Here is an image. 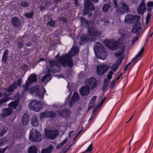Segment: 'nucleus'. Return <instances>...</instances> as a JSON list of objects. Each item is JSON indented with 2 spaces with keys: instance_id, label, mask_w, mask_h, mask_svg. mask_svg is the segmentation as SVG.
Returning a JSON list of instances; mask_svg holds the SVG:
<instances>
[{
  "instance_id": "f257e3e1",
  "label": "nucleus",
  "mask_w": 153,
  "mask_h": 153,
  "mask_svg": "<svg viewBox=\"0 0 153 153\" xmlns=\"http://www.w3.org/2000/svg\"><path fill=\"white\" fill-rule=\"evenodd\" d=\"M120 33L123 36L117 41L111 39H106L103 41V44L110 50H118V52L115 54V56L118 57L116 64H114L111 67V69L115 71L119 66V65L121 63L124 57V51L125 46L124 45L125 42L126 38L124 36L125 33L124 30L120 29L119 30Z\"/></svg>"
},
{
  "instance_id": "f03ea898",
  "label": "nucleus",
  "mask_w": 153,
  "mask_h": 153,
  "mask_svg": "<svg viewBox=\"0 0 153 153\" xmlns=\"http://www.w3.org/2000/svg\"><path fill=\"white\" fill-rule=\"evenodd\" d=\"M79 51V48L77 47H75L74 45L71 50L68 54H65L64 56L61 58H58V54L56 56L59 62L61 63L63 66H66L67 64L68 66L72 67L73 64L71 61V58L74 55L77 54Z\"/></svg>"
},
{
  "instance_id": "7ed1b4c3",
  "label": "nucleus",
  "mask_w": 153,
  "mask_h": 153,
  "mask_svg": "<svg viewBox=\"0 0 153 153\" xmlns=\"http://www.w3.org/2000/svg\"><path fill=\"white\" fill-rule=\"evenodd\" d=\"M36 78L35 74H31L29 76L25 84L22 86L23 93L22 94V96H23L25 94L27 93L28 92L32 94L38 91L39 89L38 86H36L33 88H30V87L32 85V83L34 82H36Z\"/></svg>"
},
{
  "instance_id": "20e7f679",
  "label": "nucleus",
  "mask_w": 153,
  "mask_h": 153,
  "mask_svg": "<svg viewBox=\"0 0 153 153\" xmlns=\"http://www.w3.org/2000/svg\"><path fill=\"white\" fill-rule=\"evenodd\" d=\"M22 82V79H19L16 82H15L12 85L10 86L7 89L5 90V93H0V97L3 98V99L0 100V105L6 102L9 100L7 97L13 93L14 90L20 86Z\"/></svg>"
},
{
  "instance_id": "39448f33",
  "label": "nucleus",
  "mask_w": 153,
  "mask_h": 153,
  "mask_svg": "<svg viewBox=\"0 0 153 153\" xmlns=\"http://www.w3.org/2000/svg\"><path fill=\"white\" fill-rule=\"evenodd\" d=\"M47 67L46 69L44 70V76L42 77L41 81L44 82L45 79L52 75V73L57 72L55 68H59L58 63L57 61L54 60H50L48 62H46Z\"/></svg>"
},
{
  "instance_id": "423d86ee",
  "label": "nucleus",
  "mask_w": 153,
  "mask_h": 153,
  "mask_svg": "<svg viewBox=\"0 0 153 153\" xmlns=\"http://www.w3.org/2000/svg\"><path fill=\"white\" fill-rule=\"evenodd\" d=\"M94 50L96 56L99 58L104 60L107 58V52L103 46L100 43H97Z\"/></svg>"
},
{
  "instance_id": "0eeeda50",
  "label": "nucleus",
  "mask_w": 153,
  "mask_h": 153,
  "mask_svg": "<svg viewBox=\"0 0 153 153\" xmlns=\"http://www.w3.org/2000/svg\"><path fill=\"white\" fill-rule=\"evenodd\" d=\"M81 24L83 26L86 28H88V34L91 36H99L101 35V33L98 32L93 28H90V25L88 21L84 18H81L80 19Z\"/></svg>"
},
{
  "instance_id": "6e6552de",
  "label": "nucleus",
  "mask_w": 153,
  "mask_h": 153,
  "mask_svg": "<svg viewBox=\"0 0 153 153\" xmlns=\"http://www.w3.org/2000/svg\"><path fill=\"white\" fill-rule=\"evenodd\" d=\"M43 105V104H41V102L38 103L36 100H33L29 104V107L30 109L35 111H39L42 109Z\"/></svg>"
},
{
  "instance_id": "1a4fd4ad",
  "label": "nucleus",
  "mask_w": 153,
  "mask_h": 153,
  "mask_svg": "<svg viewBox=\"0 0 153 153\" xmlns=\"http://www.w3.org/2000/svg\"><path fill=\"white\" fill-rule=\"evenodd\" d=\"M29 138L30 140L33 141H40L42 139L40 134L36 129L31 130Z\"/></svg>"
},
{
  "instance_id": "9d476101",
  "label": "nucleus",
  "mask_w": 153,
  "mask_h": 153,
  "mask_svg": "<svg viewBox=\"0 0 153 153\" xmlns=\"http://www.w3.org/2000/svg\"><path fill=\"white\" fill-rule=\"evenodd\" d=\"M85 85L90 88L91 90H93L97 85L96 79L93 77L89 78L85 81Z\"/></svg>"
},
{
  "instance_id": "9b49d317",
  "label": "nucleus",
  "mask_w": 153,
  "mask_h": 153,
  "mask_svg": "<svg viewBox=\"0 0 153 153\" xmlns=\"http://www.w3.org/2000/svg\"><path fill=\"white\" fill-rule=\"evenodd\" d=\"M94 2H97L98 0H91ZM94 9L93 4L89 0H86L85 4V8L83 10V13L84 15L86 14L88 10H91Z\"/></svg>"
},
{
  "instance_id": "f8f14e48",
  "label": "nucleus",
  "mask_w": 153,
  "mask_h": 153,
  "mask_svg": "<svg viewBox=\"0 0 153 153\" xmlns=\"http://www.w3.org/2000/svg\"><path fill=\"white\" fill-rule=\"evenodd\" d=\"M69 94L68 97V98L67 99V101L65 103L64 105L62 106V107H63L64 106H66L68 105L70 107H71L72 105V104H73L75 102L78 100L79 99V97L78 94L76 92H74L72 97L71 99V101L69 102L68 99L70 97Z\"/></svg>"
},
{
  "instance_id": "ddd939ff",
  "label": "nucleus",
  "mask_w": 153,
  "mask_h": 153,
  "mask_svg": "<svg viewBox=\"0 0 153 153\" xmlns=\"http://www.w3.org/2000/svg\"><path fill=\"white\" fill-rule=\"evenodd\" d=\"M108 68V66L105 65H100L96 67L97 74L100 75H103Z\"/></svg>"
},
{
  "instance_id": "4468645a",
  "label": "nucleus",
  "mask_w": 153,
  "mask_h": 153,
  "mask_svg": "<svg viewBox=\"0 0 153 153\" xmlns=\"http://www.w3.org/2000/svg\"><path fill=\"white\" fill-rule=\"evenodd\" d=\"M140 17L138 16H134L131 15H128L125 18V22L127 23H131L133 22H137Z\"/></svg>"
},
{
  "instance_id": "2eb2a0df",
  "label": "nucleus",
  "mask_w": 153,
  "mask_h": 153,
  "mask_svg": "<svg viewBox=\"0 0 153 153\" xmlns=\"http://www.w3.org/2000/svg\"><path fill=\"white\" fill-rule=\"evenodd\" d=\"M45 134L47 137L51 139H53L55 138L58 135L59 132L56 130L53 131H45Z\"/></svg>"
},
{
  "instance_id": "dca6fc26",
  "label": "nucleus",
  "mask_w": 153,
  "mask_h": 153,
  "mask_svg": "<svg viewBox=\"0 0 153 153\" xmlns=\"http://www.w3.org/2000/svg\"><path fill=\"white\" fill-rule=\"evenodd\" d=\"M90 90V88L85 85L80 88L79 92L82 96H86L89 94Z\"/></svg>"
},
{
  "instance_id": "f3484780",
  "label": "nucleus",
  "mask_w": 153,
  "mask_h": 153,
  "mask_svg": "<svg viewBox=\"0 0 153 153\" xmlns=\"http://www.w3.org/2000/svg\"><path fill=\"white\" fill-rule=\"evenodd\" d=\"M19 98L20 97L19 96V94H17L14 98H13V99L16 100L12 102L9 103L8 104L9 106L10 107L13 108H16L18 104Z\"/></svg>"
},
{
  "instance_id": "a211bd4d",
  "label": "nucleus",
  "mask_w": 153,
  "mask_h": 153,
  "mask_svg": "<svg viewBox=\"0 0 153 153\" xmlns=\"http://www.w3.org/2000/svg\"><path fill=\"white\" fill-rule=\"evenodd\" d=\"M146 7L145 4V1L143 0L140 3L137 9V12L139 14L143 15L146 10Z\"/></svg>"
},
{
  "instance_id": "6ab92c4d",
  "label": "nucleus",
  "mask_w": 153,
  "mask_h": 153,
  "mask_svg": "<svg viewBox=\"0 0 153 153\" xmlns=\"http://www.w3.org/2000/svg\"><path fill=\"white\" fill-rule=\"evenodd\" d=\"M56 116V114L52 111L46 112L42 113L40 114V119H42L44 118L49 117L51 118H54Z\"/></svg>"
},
{
  "instance_id": "aec40b11",
  "label": "nucleus",
  "mask_w": 153,
  "mask_h": 153,
  "mask_svg": "<svg viewBox=\"0 0 153 153\" xmlns=\"http://www.w3.org/2000/svg\"><path fill=\"white\" fill-rule=\"evenodd\" d=\"M120 8L119 10L116 9V10L122 13H125L128 11V6L123 1L119 4Z\"/></svg>"
},
{
  "instance_id": "412c9836",
  "label": "nucleus",
  "mask_w": 153,
  "mask_h": 153,
  "mask_svg": "<svg viewBox=\"0 0 153 153\" xmlns=\"http://www.w3.org/2000/svg\"><path fill=\"white\" fill-rule=\"evenodd\" d=\"M140 24L138 21L133 26L132 32L138 34L141 30Z\"/></svg>"
},
{
  "instance_id": "4be33fe9",
  "label": "nucleus",
  "mask_w": 153,
  "mask_h": 153,
  "mask_svg": "<svg viewBox=\"0 0 153 153\" xmlns=\"http://www.w3.org/2000/svg\"><path fill=\"white\" fill-rule=\"evenodd\" d=\"M12 112V109L10 108L4 109L2 111L1 115L4 117L10 114Z\"/></svg>"
},
{
  "instance_id": "5701e85b",
  "label": "nucleus",
  "mask_w": 153,
  "mask_h": 153,
  "mask_svg": "<svg viewBox=\"0 0 153 153\" xmlns=\"http://www.w3.org/2000/svg\"><path fill=\"white\" fill-rule=\"evenodd\" d=\"M11 22L12 24L15 27H19L20 25V21L18 18L14 17L12 18Z\"/></svg>"
},
{
  "instance_id": "b1692460",
  "label": "nucleus",
  "mask_w": 153,
  "mask_h": 153,
  "mask_svg": "<svg viewBox=\"0 0 153 153\" xmlns=\"http://www.w3.org/2000/svg\"><path fill=\"white\" fill-rule=\"evenodd\" d=\"M31 124L32 126L35 127H36L38 126L39 122L36 116H33V117L31 120Z\"/></svg>"
},
{
  "instance_id": "393cba45",
  "label": "nucleus",
  "mask_w": 153,
  "mask_h": 153,
  "mask_svg": "<svg viewBox=\"0 0 153 153\" xmlns=\"http://www.w3.org/2000/svg\"><path fill=\"white\" fill-rule=\"evenodd\" d=\"M46 92L45 90L43 88L42 91H38L37 93H36V96H38L40 100L42 99L44 97V93Z\"/></svg>"
},
{
  "instance_id": "a878e982",
  "label": "nucleus",
  "mask_w": 153,
  "mask_h": 153,
  "mask_svg": "<svg viewBox=\"0 0 153 153\" xmlns=\"http://www.w3.org/2000/svg\"><path fill=\"white\" fill-rule=\"evenodd\" d=\"M58 114L60 116H62V117H66V115H65V114L66 115V116H68V115L70 114L71 112L70 110H65V111H62V112H59V111L57 112Z\"/></svg>"
},
{
  "instance_id": "bb28decb",
  "label": "nucleus",
  "mask_w": 153,
  "mask_h": 153,
  "mask_svg": "<svg viewBox=\"0 0 153 153\" xmlns=\"http://www.w3.org/2000/svg\"><path fill=\"white\" fill-rule=\"evenodd\" d=\"M97 97L96 96H94L91 99L90 102L89 104V106L88 108L89 109H91L92 107L94 105L95 102L96 100Z\"/></svg>"
},
{
  "instance_id": "cd10ccee",
  "label": "nucleus",
  "mask_w": 153,
  "mask_h": 153,
  "mask_svg": "<svg viewBox=\"0 0 153 153\" xmlns=\"http://www.w3.org/2000/svg\"><path fill=\"white\" fill-rule=\"evenodd\" d=\"M29 119V117L27 115L25 114L24 115L22 120V123L23 125H26L27 124Z\"/></svg>"
},
{
  "instance_id": "c85d7f7f",
  "label": "nucleus",
  "mask_w": 153,
  "mask_h": 153,
  "mask_svg": "<svg viewBox=\"0 0 153 153\" xmlns=\"http://www.w3.org/2000/svg\"><path fill=\"white\" fill-rule=\"evenodd\" d=\"M8 50H6L4 53L2 57V61L3 62L5 63L7 61V58L8 57Z\"/></svg>"
},
{
  "instance_id": "c756f323",
  "label": "nucleus",
  "mask_w": 153,
  "mask_h": 153,
  "mask_svg": "<svg viewBox=\"0 0 153 153\" xmlns=\"http://www.w3.org/2000/svg\"><path fill=\"white\" fill-rule=\"evenodd\" d=\"M68 140L67 138H65L64 140L60 143L58 144L56 146V148L57 149H59L61 148L62 146L67 142Z\"/></svg>"
},
{
  "instance_id": "7c9ffc66",
  "label": "nucleus",
  "mask_w": 153,
  "mask_h": 153,
  "mask_svg": "<svg viewBox=\"0 0 153 153\" xmlns=\"http://www.w3.org/2000/svg\"><path fill=\"white\" fill-rule=\"evenodd\" d=\"M29 153H37V149L35 146H32L28 150Z\"/></svg>"
},
{
  "instance_id": "2f4dec72",
  "label": "nucleus",
  "mask_w": 153,
  "mask_h": 153,
  "mask_svg": "<svg viewBox=\"0 0 153 153\" xmlns=\"http://www.w3.org/2000/svg\"><path fill=\"white\" fill-rule=\"evenodd\" d=\"M89 40V39L86 36H83L80 38V44L82 45L83 44Z\"/></svg>"
},
{
  "instance_id": "473e14b6",
  "label": "nucleus",
  "mask_w": 153,
  "mask_h": 153,
  "mask_svg": "<svg viewBox=\"0 0 153 153\" xmlns=\"http://www.w3.org/2000/svg\"><path fill=\"white\" fill-rule=\"evenodd\" d=\"M92 143L90 144L89 146L88 147L86 150L85 151L83 152L82 153H90L92 150Z\"/></svg>"
},
{
  "instance_id": "72a5a7b5",
  "label": "nucleus",
  "mask_w": 153,
  "mask_h": 153,
  "mask_svg": "<svg viewBox=\"0 0 153 153\" xmlns=\"http://www.w3.org/2000/svg\"><path fill=\"white\" fill-rule=\"evenodd\" d=\"M147 5L149 7L148 9V11L151 12L152 10V8H150V7H152L153 6V2L150 1L147 4Z\"/></svg>"
},
{
  "instance_id": "f704fd0d",
  "label": "nucleus",
  "mask_w": 153,
  "mask_h": 153,
  "mask_svg": "<svg viewBox=\"0 0 153 153\" xmlns=\"http://www.w3.org/2000/svg\"><path fill=\"white\" fill-rule=\"evenodd\" d=\"M110 8V6L108 4H104L102 8V10L103 12H106Z\"/></svg>"
},
{
  "instance_id": "c9c22d12",
  "label": "nucleus",
  "mask_w": 153,
  "mask_h": 153,
  "mask_svg": "<svg viewBox=\"0 0 153 153\" xmlns=\"http://www.w3.org/2000/svg\"><path fill=\"white\" fill-rule=\"evenodd\" d=\"M151 16V14L150 13H148L147 16L146 17V19L145 24L146 25H148L149 23Z\"/></svg>"
},
{
  "instance_id": "e433bc0d",
  "label": "nucleus",
  "mask_w": 153,
  "mask_h": 153,
  "mask_svg": "<svg viewBox=\"0 0 153 153\" xmlns=\"http://www.w3.org/2000/svg\"><path fill=\"white\" fill-rule=\"evenodd\" d=\"M144 51V48H142L140 49V51L138 52V53L137 54V55L136 56L135 59H137L138 57H139L141 56V55L143 53V52Z\"/></svg>"
},
{
  "instance_id": "4c0bfd02",
  "label": "nucleus",
  "mask_w": 153,
  "mask_h": 153,
  "mask_svg": "<svg viewBox=\"0 0 153 153\" xmlns=\"http://www.w3.org/2000/svg\"><path fill=\"white\" fill-rule=\"evenodd\" d=\"M51 151V149L48 148L42 150V153H50Z\"/></svg>"
},
{
  "instance_id": "58836bf2",
  "label": "nucleus",
  "mask_w": 153,
  "mask_h": 153,
  "mask_svg": "<svg viewBox=\"0 0 153 153\" xmlns=\"http://www.w3.org/2000/svg\"><path fill=\"white\" fill-rule=\"evenodd\" d=\"M33 15V13L32 12L30 13H27L25 14V16L26 17L28 18H31Z\"/></svg>"
},
{
  "instance_id": "ea45409f",
  "label": "nucleus",
  "mask_w": 153,
  "mask_h": 153,
  "mask_svg": "<svg viewBox=\"0 0 153 153\" xmlns=\"http://www.w3.org/2000/svg\"><path fill=\"white\" fill-rule=\"evenodd\" d=\"M113 72L110 71L107 75V78L108 79H111L112 77V75L113 74Z\"/></svg>"
},
{
  "instance_id": "a19ab883",
  "label": "nucleus",
  "mask_w": 153,
  "mask_h": 153,
  "mask_svg": "<svg viewBox=\"0 0 153 153\" xmlns=\"http://www.w3.org/2000/svg\"><path fill=\"white\" fill-rule=\"evenodd\" d=\"M6 143V140L5 139H0V146H2Z\"/></svg>"
},
{
  "instance_id": "79ce46f5",
  "label": "nucleus",
  "mask_w": 153,
  "mask_h": 153,
  "mask_svg": "<svg viewBox=\"0 0 153 153\" xmlns=\"http://www.w3.org/2000/svg\"><path fill=\"white\" fill-rule=\"evenodd\" d=\"M55 24V21L51 20L48 23V25L50 26H53Z\"/></svg>"
},
{
  "instance_id": "37998d69",
  "label": "nucleus",
  "mask_w": 153,
  "mask_h": 153,
  "mask_svg": "<svg viewBox=\"0 0 153 153\" xmlns=\"http://www.w3.org/2000/svg\"><path fill=\"white\" fill-rule=\"evenodd\" d=\"M109 81L108 80L105 79L104 80L103 85L105 86L106 87H108L109 84Z\"/></svg>"
},
{
  "instance_id": "c03bdc74",
  "label": "nucleus",
  "mask_w": 153,
  "mask_h": 153,
  "mask_svg": "<svg viewBox=\"0 0 153 153\" xmlns=\"http://www.w3.org/2000/svg\"><path fill=\"white\" fill-rule=\"evenodd\" d=\"M21 5L23 7H25L28 5V4L26 1H22L21 3Z\"/></svg>"
},
{
  "instance_id": "a18cd8bd",
  "label": "nucleus",
  "mask_w": 153,
  "mask_h": 153,
  "mask_svg": "<svg viewBox=\"0 0 153 153\" xmlns=\"http://www.w3.org/2000/svg\"><path fill=\"white\" fill-rule=\"evenodd\" d=\"M7 129L6 128H4L0 132V137L4 135Z\"/></svg>"
},
{
  "instance_id": "49530a36",
  "label": "nucleus",
  "mask_w": 153,
  "mask_h": 153,
  "mask_svg": "<svg viewBox=\"0 0 153 153\" xmlns=\"http://www.w3.org/2000/svg\"><path fill=\"white\" fill-rule=\"evenodd\" d=\"M113 3L114 4L115 7L116 8H117L118 6L117 5V2L116 0H113Z\"/></svg>"
},
{
  "instance_id": "de8ad7c7",
  "label": "nucleus",
  "mask_w": 153,
  "mask_h": 153,
  "mask_svg": "<svg viewBox=\"0 0 153 153\" xmlns=\"http://www.w3.org/2000/svg\"><path fill=\"white\" fill-rule=\"evenodd\" d=\"M74 134V131H71L70 132L69 134V137L71 138L72 137Z\"/></svg>"
},
{
  "instance_id": "09e8293b",
  "label": "nucleus",
  "mask_w": 153,
  "mask_h": 153,
  "mask_svg": "<svg viewBox=\"0 0 153 153\" xmlns=\"http://www.w3.org/2000/svg\"><path fill=\"white\" fill-rule=\"evenodd\" d=\"M138 39V38L136 36L135 37L133 38L132 41V43L134 44V42L137 41Z\"/></svg>"
},
{
  "instance_id": "8fccbe9b",
  "label": "nucleus",
  "mask_w": 153,
  "mask_h": 153,
  "mask_svg": "<svg viewBox=\"0 0 153 153\" xmlns=\"http://www.w3.org/2000/svg\"><path fill=\"white\" fill-rule=\"evenodd\" d=\"M74 3L76 6H79L80 5L77 1V0H74Z\"/></svg>"
},
{
  "instance_id": "3c124183",
  "label": "nucleus",
  "mask_w": 153,
  "mask_h": 153,
  "mask_svg": "<svg viewBox=\"0 0 153 153\" xmlns=\"http://www.w3.org/2000/svg\"><path fill=\"white\" fill-rule=\"evenodd\" d=\"M106 97H105L104 98V99L102 100V101H101V102H100V104H99L100 106H101V105H102L103 104L105 100L106 99Z\"/></svg>"
},
{
  "instance_id": "603ef678",
  "label": "nucleus",
  "mask_w": 153,
  "mask_h": 153,
  "mask_svg": "<svg viewBox=\"0 0 153 153\" xmlns=\"http://www.w3.org/2000/svg\"><path fill=\"white\" fill-rule=\"evenodd\" d=\"M6 148H4L3 149H0V153H4L6 150Z\"/></svg>"
},
{
  "instance_id": "864d4df0",
  "label": "nucleus",
  "mask_w": 153,
  "mask_h": 153,
  "mask_svg": "<svg viewBox=\"0 0 153 153\" xmlns=\"http://www.w3.org/2000/svg\"><path fill=\"white\" fill-rule=\"evenodd\" d=\"M18 45L20 48H21L23 47V44L22 42H19L18 44Z\"/></svg>"
},
{
  "instance_id": "5fc2aeb1",
  "label": "nucleus",
  "mask_w": 153,
  "mask_h": 153,
  "mask_svg": "<svg viewBox=\"0 0 153 153\" xmlns=\"http://www.w3.org/2000/svg\"><path fill=\"white\" fill-rule=\"evenodd\" d=\"M107 87H106L104 85H103L102 88V90L103 91H104L107 88Z\"/></svg>"
},
{
  "instance_id": "6e6d98bb",
  "label": "nucleus",
  "mask_w": 153,
  "mask_h": 153,
  "mask_svg": "<svg viewBox=\"0 0 153 153\" xmlns=\"http://www.w3.org/2000/svg\"><path fill=\"white\" fill-rule=\"evenodd\" d=\"M116 80H114L112 82V83H111V84H112V85L113 86L114 85V84H115V83L116 82Z\"/></svg>"
},
{
  "instance_id": "4d7b16f0",
  "label": "nucleus",
  "mask_w": 153,
  "mask_h": 153,
  "mask_svg": "<svg viewBox=\"0 0 153 153\" xmlns=\"http://www.w3.org/2000/svg\"><path fill=\"white\" fill-rule=\"evenodd\" d=\"M121 75H119L118 76V77H117V78L115 79V80L117 81L118 80H119L120 79V78L121 77Z\"/></svg>"
},
{
  "instance_id": "13d9d810",
  "label": "nucleus",
  "mask_w": 153,
  "mask_h": 153,
  "mask_svg": "<svg viewBox=\"0 0 153 153\" xmlns=\"http://www.w3.org/2000/svg\"><path fill=\"white\" fill-rule=\"evenodd\" d=\"M44 59L43 58H41L40 59H39V62H40L41 61H44Z\"/></svg>"
},
{
  "instance_id": "bf43d9fd",
  "label": "nucleus",
  "mask_w": 153,
  "mask_h": 153,
  "mask_svg": "<svg viewBox=\"0 0 153 153\" xmlns=\"http://www.w3.org/2000/svg\"><path fill=\"white\" fill-rule=\"evenodd\" d=\"M129 65V64H128V65H127L126 66V67L125 68V69H124V70H126V69H127V68L128 67V65Z\"/></svg>"
},
{
  "instance_id": "052dcab7",
  "label": "nucleus",
  "mask_w": 153,
  "mask_h": 153,
  "mask_svg": "<svg viewBox=\"0 0 153 153\" xmlns=\"http://www.w3.org/2000/svg\"><path fill=\"white\" fill-rule=\"evenodd\" d=\"M76 39H74V45L76 43Z\"/></svg>"
},
{
  "instance_id": "680f3d73",
  "label": "nucleus",
  "mask_w": 153,
  "mask_h": 153,
  "mask_svg": "<svg viewBox=\"0 0 153 153\" xmlns=\"http://www.w3.org/2000/svg\"><path fill=\"white\" fill-rule=\"evenodd\" d=\"M62 20L65 22H66L67 21V20L65 19H64Z\"/></svg>"
},
{
  "instance_id": "e2e57ef3",
  "label": "nucleus",
  "mask_w": 153,
  "mask_h": 153,
  "mask_svg": "<svg viewBox=\"0 0 153 153\" xmlns=\"http://www.w3.org/2000/svg\"><path fill=\"white\" fill-rule=\"evenodd\" d=\"M153 33L152 32L151 34L150 35V37H152V35H153Z\"/></svg>"
},
{
  "instance_id": "0e129e2a",
  "label": "nucleus",
  "mask_w": 153,
  "mask_h": 153,
  "mask_svg": "<svg viewBox=\"0 0 153 153\" xmlns=\"http://www.w3.org/2000/svg\"><path fill=\"white\" fill-rule=\"evenodd\" d=\"M142 92V91H141L140 93H139V94L137 95V97H138L140 95V94Z\"/></svg>"
},
{
  "instance_id": "69168bd1",
  "label": "nucleus",
  "mask_w": 153,
  "mask_h": 153,
  "mask_svg": "<svg viewBox=\"0 0 153 153\" xmlns=\"http://www.w3.org/2000/svg\"><path fill=\"white\" fill-rule=\"evenodd\" d=\"M132 116L130 118V119H129V120H128V121H130L131 119L132 118Z\"/></svg>"
},
{
  "instance_id": "338daca9",
  "label": "nucleus",
  "mask_w": 153,
  "mask_h": 153,
  "mask_svg": "<svg viewBox=\"0 0 153 153\" xmlns=\"http://www.w3.org/2000/svg\"><path fill=\"white\" fill-rule=\"evenodd\" d=\"M31 45V44L30 43H29L28 45H27V46H30Z\"/></svg>"
},
{
  "instance_id": "774afa93",
  "label": "nucleus",
  "mask_w": 153,
  "mask_h": 153,
  "mask_svg": "<svg viewBox=\"0 0 153 153\" xmlns=\"http://www.w3.org/2000/svg\"><path fill=\"white\" fill-rule=\"evenodd\" d=\"M128 122H129V121H128V122H126V123H127Z\"/></svg>"
}]
</instances>
